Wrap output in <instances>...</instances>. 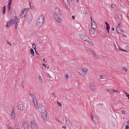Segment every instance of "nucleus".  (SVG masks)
<instances>
[{"label": "nucleus", "mask_w": 129, "mask_h": 129, "mask_svg": "<svg viewBox=\"0 0 129 129\" xmlns=\"http://www.w3.org/2000/svg\"><path fill=\"white\" fill-rule=\"evenodd\" d=\"M57 103L58 104V105L60 107H61L62 106V105L60 103H59L58 102H57Z\"/></svg>", "instance_id": "obj_36"}, {"label": "nucleus", "mask_w": 129, "mask_h": 129, "mask_svg": "<svg viewBox=\"0 0 129 129\" xmlns=\"http://www.w3.org/2000/svg\"><path fill=\"white\" fill-rule=\"evenodd\" d=\"M17 23L15 24V29H16V28H17Z\"/></svg>", "instance_id": "obj_43"}, {"label": "nucleus", "mask_w": 129, "mask_h": 129, "mask_svg": "<svg viewBox=\"0 0 129 129\" xmlns=\"http://www.w3.org/2000/svg\"><path fill=\"white\" fill-rule=\"evenodd\" d=\"M11 118L12 119H13L14 118L15 116V113L13 110H12L11 114Z\"/></svg>", "instance_id": "obj_15"}, {"label": "nucleus", "mask_w": 129, "mask_h": 129, "mask_svg": "<svg viewBox=\"0 0 129 129\" xmlns=\"http://www.w3.org/2000/svg\"><path fill=\"white\" fill-rule=\"evenodd\" d=\"M122 113L123 114H124L125 113V112L124 111L122 110L121 111Z\"/></svg>", "instance_id": "obj_40"}, {"label": "nucleus", "mask_w": 129, "mask_h": 129, "mask_svg": "<svg viewBox=\"0 0 129 129\" xmlns=\"http://www.w3.org/2000/svg\"><path fill=\"white\" fill-rule=\"evenodd\" d=\"M122 70L124 72H126L127 71V69L125 68H123L122 69Z\"/></svg>", "instance_id": "obj_34"}, {"label": "nucleus", "mask_w": 129, "mask_h": 129, "mask_svg": "<svg viewBox=\"0 0 129 129\" xmlns=\"http://www.w3.org/2000/svg\"><path fill=\"white\" fill-rule=\"evenodd\" d=\"M26 19L28 20V22H31L32 19V15L31 14L27 15L26 16Z\"/></svg>", "instance_id": "obj_7"}, {"label": "nucleus", "mask_w": 129, "mask_h": 129, "mask_svg": "<svg viewBox=\"0 0 129 129\" xmlns=\"http://www.w3.org/2000/svg\"><path fill=\"white\" fill-rule=\"evenodd\" d=\"M106 76H100L99 77V79L100 80H101L102 79H104L105 78Z\"/></svg>", "instance_id": "obj_21"}, {"label": "nucleus", "mask_w": 129, "mask_h": 129, "mask_svg": "<svg viewBox=\"0 0 129 129\" xmlns=\"http://www.w3.org/2000/svg\"><path fill=\"white\" fill-rule=\"evenodd\" d=\"M93 117H94V116H93V115H92L91 116V118H92V120H93Z\"/></svg>", "instance_id": "obj_58"}, {"label": "nucleus", "mask_w": 129, "mask_h": 129, "mask_svg": "<svg viewBox=\"0 0 129 129\" xmlns=\"http://www.w3.org/2000/svg\"><path fill=\"white\" fill-rule=\"evenodd\" d=\"M44 17L42 16H40L37 20L36 26L40 27L43 24L44 22Z\"/></svg>", "instance_id": "obj_1"}, {"label": "nucleus", "mask_w": 129, "mask_h": 129, "mask_svg": "<svg viewBox=\"0 0 129 129\" xmlns=\"http://www.w3.org/2000/svg\"><path fill=\"white\" fill-rule=\"evenodd\" d=\"M76 1L77 2H78V0H76Z\"/></svg>", "instance_id": "obj_64"}, {"label": "nucleus", "mask_w": 129, "mask_h": 129, "mask_svg": "<svg viewBox=\"0 0 129 129\" xmlns=\"http://www.w3.org/2000/svg\"><path fill=\"white\" fill-rule=\"evenodd\" d=\"M114 91L115 92H119V91H117V90H114Z\"/></svg>", "instance_id": "obj_60"}, {"label": "nucleus", "mask_w": 129, "mask_h": 129, "mask_svg": "<svg viewBox=\"0 0 129 129\" xmlns=\"http://www.w3.org/2000/svg\"><path fill=\"white\" fill-rule=\"evenodd\" d=\"M5 11H6V7L5 6H4L3 7V14H5Z\"/></svg>", "instance_id": "obj_22"}, {"label": "nucleus", "mask_w": 129, "mask_h": 129, "mask_svg": "<svg viewBox=\"0 0 129 129\" xmlns=\"http://www.w3.org/2000/svg\"><path fill=\"white\" fill-rule=\"evenodd\" d=\"M127 17L129 18V13L127 14Z\"/></svg>", "instance_id": "obj_56"}, {"label": "nucleus", "mask_w": 129, "mask_h": 129, "mask_svg": "<svg viewBox=\"0 0 129 129\" xmlns=\"http://www.w3.org/2000/svg\"><path fill=\"white\" fill-rule=\"evenodd\" d=\"M124 92H125V94H126V95H127L128 94V93H127V92H126L125 91H124Z\"/></svg>", "instance_id": "obj_55"}, {"label": "nucleus", "mask_w": 129, "mask_h": 129, "mask_svg": "<svg viewBox=\"0 0 129 129\" xmlns=\"http://www.w3.org/2000/svg\"><path fill=\"white\" fill-rule=\"evenodd\" d=\"M29 10V9L28 8H26L25 9V11H28V10Z\"/></svg>", "instance_id": "obj_46"}, {"label": "nucleus", "mask_w": 129, "mask_h": 129, "mask_svg": "<svg viewBox=\"0 0 129 129\" xmlns=\"http://www.w3.org/2000/svg\"><path fill=\"white\" fill-rule=\"evenodd\" d=\"M18 109L20 110H22L24 109L25 107L24 105L22 104H20L18 105Z\"/></svg>", "instance_id": "obj_9"}, {"label": "nucleus", "mask_w": 129, "mask_h": 129, "mask_svg": "<svg viewBox=\"0 0 129 129\" xmlns=\"http://www.w3.org/2000/svg\"><path fill=\"white\" fill-rule=\"evenodd\" d=\"M72 18L73 19H74L75 18V17L74 16H72Z\"/></svg>", "instance_id": "obj_48"}, {"label": "nucleus", "mask_w": 129, "mask_h": 129, "mask_svg": "<svg viewBox=\"0 0 129 129\" xmlns=\"http://www.w3.org/2000/svg\"><path fill=\"white\" fill-rule=\"evenodd\" d=\"M52 94L54 95V96H55V94L54 92H53L52 93Z\"/></svg>", "instance_id": "obj_52"}, {"label": "nucleus", "mask_w": 129, "mask_h": 129, "mask_svg": "<svg viewBox=\"0 0 129 129\" xmlns=\"http://www.w3.org/2000/svg\"><path fill=\"white\" fill-rule=\"evenodd\" d=\"M89 50L90 51V52H91L93 54H94V53L93 51L91 49H89Z\"/></svg>", "instance_id": "obj_35"}, {"label": "nucleus", "mask_w": 129, "mask_h": 129, "mask_svg": "<svg viewBox=\"0 0 129 129\" xmlns=\"http://www.w3.org/2000/svg\"><path fill=\"white\" fill-rule=\"evenodd\" d=\"M129 127L127 125H126V126L125 129H128L129 128Z\"/></svg>", "instance_id": "obj_44"}, {"label": "nucleus", "mask_w": 129, "mask_h": 129, "mask_svg": "<svg viewBox=\"0 0 129 129\" xmlns=\"http://www.w3.org/2000/svg\"><path fill=\"white\" fill-rule=\"evenodd\" d=\"M107 91L109 93H112L114 92V90L112 89H108L107 90Z\"/></svg>", "instance_id": "obj_20"}, {"label": "nucleus", "mask_w": 129, "mask_h": 129, "mask_svg": "<svg viewBox=\"0 0 129 129\" xmlns=\"http://www.w3.org/2000/svg\"><path fill=\"white\" fill-rule=\"evenodd\" d=\"M108 31V33H109L110 31H109V29H107Z\"/></svg>", "instance_id": "obj_53"}, {"label": "nucleus", "mask_w": 129, "mask_h": 129, "mask_svg": "<svg viewBox=\"0 0 129 129\" xmlns=\"http://www.w3.org/2000/svg\"><path fill=\"white\" fill-rule=\"evenodd\" d=\"M63 2H64L66 5V6L69 9V7H70V2L69 0H63Z\"/></svg>", "instance_id": "obj_8"}, {"label": "nucleus", "mask_w": 129, "mask_h": 129, "mask_svg": "<svg viewBox=\"0 0 129 129\" xmlns=\"http://www.w3.org/2000/svg\"><path fill=\"white\" fill-rule=\"evenodd\" d=\"M68 124L69 125L71 126H72V127L73 126L72 124L70 122H69V123Z\"/></svg>", "instance_id": "obj_37"}, {"label": "nucleus", "mask_w": 129, "mask_h": 129, "mask_svg": "<svg viewBox=\"0 0 129 129\" xmlns=\"http://www.w3.org/2000/svg\"><path fill=\"white\" fill-rule=\"evenodd\" d=\"M90 89L93 90H94L95 89V86L93 83L90 84Z\"/></svg>", "instance_id": "obj_14"}, {"label": "nucleus", "mask_w": 129, "mask_h": 129, "mask_svg": "<svg viewBox=\"0 0 129 129\" xmlns=\"http://www.w3.org/2000/svg\"><path fill=\"white\" fill-rule=\"evenodd\" d=\"M30 124L31 129H38V126L35 121L32 120Z\"/></svg>", "instance_id": "obj_3"}, {"label": "nucleus", "mask_w": 129, "mask_h": 129, "mask_svg": "<svg viewBox=\"0 0 129 129\" xmlns=\"http://www.w3.org/2000/svg\"><path fill=\"white\" fill-rule=\"evenodd\" d=\"M116 49H117L119 50L123 51H125V52H127V51L126 50H123V49H120L119 47H118V48H116Z\"/></svg>", "instance_id": "obj_26"}, {"label": "nucleus", "mask_w": 129, "mask_h": 129, "mask_svg": "<svg viewBox=\"0 0 129 129\" xmlns=\"http://www.w3.org/2000/svg\"><path fill=\"white\" fill-rule=\"evenodd\" d=\"M91 26L93 28L95 29L96 28V23L95 22L91 24Z\"/></svg>", "instance_id": "obj_17"}, {"label": "nucleus", "mask_w": 129, "mask_h": 129, "mask_svg": "<svg viewBox=\"0 0 129 129\" xmlns=\"http://www.w3.org/2000/svg\"><path fill=\"white\" fill-rule=\"evenodd\" d=\"M34 103L35 104L36 108L37 109H38V108L39 107L38 105L37 104V102L36 101V103H35V102H34Z\"/></svg>", "instance_id": "obj_23"}, {"label": "nucleus", "mask_w": 129, "mask_h": 129, "mask_svg": "<svg viewBox=\"0 0 129 129\" xmlns=\"http://www.w3.org/2000/svg\"><path fill=\"white\" fill-rule=\"evenodd\" d=\"M91 24L92 23H93L94 22L93 20H92L91 17Z\"/></svg>", "instance_id": "obj_39"}, {"label": "nucleus", "mask_w": 129, "mask_h": 129, "mask_svg": "<svg viewBox=\"0 0 129 129\" xmlns=\"http://www.w3.org/2000/svg\"><path fill=\"white\" fill-rule=\"evenodd\" d=\"M112 30L113 31H114V28H112Z\"/></svg>", "instance_id": "obj_62"}, {"label": "nucleus", "mask_w": 129, "mask_h": 129, "mask_svg": "<svg viewBox=\"0 0 129 129\" xmlns=\"http://www.w3.org/2000/svg\"><path fill=\"white\" fill-rule=\"evenodd\" d=\"M127 123H128L129 124V121H127Z\"/></svg>", "instance_id": "obj_63"}, {"label": "nucleus", "mask_w": 129, "mask_h": 129, "mask_svg": "<svg viewBox=\"0 0 129 129\" xmlns=\"http://www.w3.org/2000/svg\"><path fill=\"white\" fill-rule=\"evenodd\" d=\"M42 65L43 66H44L45 67H46V66L45 64H43Z\"/></svg>", "instance_id": "obj_54"}, {"label": "nucleus", "mask_w": 129, "mask_h": 129, "mask_svg": "<svg viewBox=\"0 0 129 129\" xmlns=\"http://www.w3.org/2000/svg\"><path fill=\"white\" fill-rule=\"evenodd\" d=\"M111 7L112 8H115V6L114 5H111Z\"/></svg>", "instance_id": "obj_42"}, {"label": "nucleus", "mask_w": 129, "mask_h": 129, "mask_svg": "<svg viewBox=\"0 0 129 129\" xmlns=\"http://www.w3.org/2000/svg\"><path fill=\"white\" fill-rule=\"evenodd\" d=\"M25 125L26 126V129H27V128H28V125Z\"/></svg>", "instance_id": "obj_61"}, {"label": "nucleus", "mask_w": 129, "mask_h": 129, "mask_svg": "<svg viewBox=\"0 0 129 129\" xmlns=\"http://www.w3.org/2000/svg\"><path fill=\"white\" fill-rule=\"evenodd\" d=\"M33 48H34L35 50H36V46L35 44L33 43L32 45Z\"/></svg>", "instance_id": "obj_30"}, {"label": "nucleus", "mask_w": 129, "mask_h": 129, "mask_svg": "<svg viewBox=\"0 0 129 129\" xmlns=\"http://www.w3.org/2000/svg\"><path fill=\"white\" fill-rule=\"evenodd\" d=\"M25 9H22L21 11V15H23L25 12Z\"/></svg>", "instance_id": "obj_27"}, {"label": "nucleus", "mask_w": 129, "mask_h": 129, "mask_svg": "<svg viewBox=\"0 0 129 129\" xmlns=\"http://www.w3.org/2000/svg\"><path fill=\"white\" fill-rule=\"evenodd\" d=\"M105 23L106 24V25H107L109 24L106 21L105 22Z\"/></svg>", "instance_id": "obj_59"}, {"label": "nucleus", "mask_w": 129, "mask_h": 129, "mask_svg": "<svg viewBox=\"0 0 129 129\" xmlns=\"http://www.w3.org/2000/svg\"><path fill=\"white\" fill-rule=\"evenodd\" d=\"M79 72L80 74L83 76L85 75H86L85 72H84V71H83L82 69L81 70H79Z\"/></svg>", "instance_id": "obj_18"}, {"label": "nucleus", "mask_w": 129, "mask_h": 129, "mask_svg": "<svg viewBox=\"0 0 129 129\" xmlns=\"http://www.w3.org/2000/svg\"><path fill=\"white\" fill-rule=\"evenodd\" d=\"M23 83H24V81H23L22 83V85L23 87V86H24Z\"/></svg>", "instance_id": "obj_50"}, {"label": "nucleus", "mask_w": 129, "mask_h": 129, "mask_svg": "<svg viewBox=\"0 0 129 129\" xmlns=\"http://www.w3.org/2000/svg\"><path fill=\"white\" fill-rule=\"evenodd\" d=\"M65 77L66 78V79H67L69 77V76L68 74H66L65 76Z\"/></svg>", "instance_id": "obj_31"}, {"label": "nucleus", "mask_w": 129, "mask_h": 129, "mask_svg": "<svg viewBox=\"0 0 129 129\" xmlns=\"http://www.w3.org/2000/svg\"><path fill=\"white\" fill-rule=\"evenodd\" d=\"M12 20H10V21L7 23L6 26V27H9L11 26V25L13 24V23H12Z\"/></svg>", "instance_id": "obj_12"}, {"label": "nucleus", "mask_w": 129, "mask_h": 129, "mask_svg": "<svg viewBox=\"0 0 129 129\" xmlns=\"http://www.w3.org/2000/svg\"><path fill=\"white\" fill-rule=\"evenodd\" d=\"M39 108L41 110V112H46V109L45 107L43 105H39Z\"/></svg>", "instance_id": "obj_11"}, {"label": "nucleus", "mask_w": 129, "mask_h": 129, "mask_svg": "<svg viewBox=\"0 0 129 129\" xmlns=\"http://www.w3.org/2000/svg\"><path fill=\"white\" fill-rule=\"evenodd\" d=\"M106 29H110V27L109 25V24L106 25Z\"/></svg>", "instance_id": "obj_33"}, {"label": "nucleus", "mask_w": 129, "mask_h": 129, "mask_svg": "<svg viewBox=\"0 0 129 129\" xmlns=\"http://www.w3.org/2000/svg\"><path fill=\"white\" fill-rule=\"evenodd\" d=\"M55 13L56 14H59L60 15H61L62 13L61 10L58 8H55Z\"/></svg>", "instance_id": "obj_5"}, {"label": "nucleus", "mask_w": 129, "mask_h": 129, "mask_svg": "<svg viewBox=\"0 0 129 129\" xmlns=\"http://www.w3.org/2000/svg\"><path fill=\"white\" fill-rule=\"evenodd\" d=\"M117 18L119 19H121V15L120 14L118 15Z\"/></svg>", "instance_id": "obj_32"}, {"label": "nucleus", "mask_w": 129, "mask_h": 129, "mask_svg": "<svg viewBox=\"0 0 129 129\" xmlns=\"http://www.w3.org/2000/svg\"><path fill=\"white\" fill-rule=\"evenodd\" d=\"M30 52L31 53V54L33 55L34 54V50L32 49H30Z\"/></svg>", "instance_id": "obj_28"}, {"label": "nucleus", "mask_w": 129, "mask_h": 129, "mask_svg": "<svg viewBox=\"0 0 129 129\" xmlns=\"http://www.w3.org/2000/svg\"><path fill=\"white\" fill-rule=\"evenodd\" d=\"M42 117L43 118L44 121L46 122L47 121V119L46 116V112H42Z\"/></svg>", "instance_id": "obj_6"}, {"label": "nucleus", "mask_w": 129, "mask_h": 129, "mask_svg": "<svg viewBox=\"0 0 129 129\" xmlns=\"http://www.w3.org/2000/svg\"><path fill=\"white\" fill-rule=\"evenodd\" d=\"M12 0H9L8 4V11L9 12L10 11V10L11 9V4L12 3Z\"/></svg>", "instance_id": "obj_13"}, {"label": "nucleus", "mask_w": 129, "mask_h": 129, "mask_svg": "<svg viewBox=\"0 0 129 129\" xmlns=\"http://www.w3.org/2000/svg\"><path fill=\"white\" fill-rule=\"evenodd\" d=\"M8 129H14V128L11 127L10 126H7Z\"/></svg>", "instance_id": "obj_29"}, {"label": "nucleus", "mask_w": 129, "mask_h": 129, "mask_svg": "<svg viewBox=\"0 0 129 129\" xmlns=\"http://www.w3.org/2000/svg\"><path fill=\"white\" fill-rule=\"evenodd\" d=\"M122 36L124 37H127V35H125L123 34L122 35Z\"/></svg>", "instance_id": "obj_38"}, {"label": "nucleus", "mask_w": 129, "mask_h": 129, "mask_svg": "<svg viewBox=\"0 0 129 129\" xmlns=\"http://www.w3.org/2000/svg\"><path fill=\"white\" fill-rule=\"evenodd\" d=\"M119 28L118 27H116V29L117 30H118L119 29Z\"/></svg>", "instance_id": "obj_51"}, {"label": "nucleus", "mask_w": 129, "mask_h": 129, "mask_svg": "<svg viewBox=\"0 0 129 129\" xmlns=\"http://www.w3.org/2000/svg\"><path fill=\"white\" fill-rule=\"evenodd\" d=\"M93 29L91 28L89 30V32L91 34H93L94 33V30Z\"/></svg>", "instance_id": "obj_19"}, {"label": "nucleus", "mask_w": 129, "mask_h": 129, "mask_svg": "<svg viewBox=\"0 0 129 129\" xmlns=\"http://www.w3.org/2000/svg\"><path fill=\"white\" fill-rule=\"evenodd\" d=\"M82 70L84 71L86 73V72H87L88 71V69L86 68H84Z\"/></svg>", "instance_id": "obj_24"}, {"label": "nucleus", "mask_w": 129, "mask_h": 129, "mask_svg": "<svg viewBox=\"0 0 129 129\" xmlns=\"http://www.w3.org/2000/svg\"><path fill=\"white\" fill-rule=\"evenodd\" d=\"M118 25L119 27H120L122 26V24H118Z\"/></svg>", "instance_id": "obj_41"}, {"label": "nucleus", "mask_w": 129, "mask_h": 129, "mask_svg": "<svg viewBox=\"0 0 129 129\" xmlns=\"http://www.w3.org/2000/svg\"><path fill=\"white\" fill-rule=\"evenodd\" d=\"M53 16L54 20L57 22L58 23H60L62 21V19L57 15L54 14L53 15Z\"/></svg>", "instance_id": "obj_4"}, {"label": "nucleus", "mask_w": 129, "mask_h": 129, "mask_svg": "<svg viewBox=\"0 0 129 129\" xmlns=\"http://www.w3.org/2000/svg\"><path fill=\"white\" fill-rule=\"evenodd\" d=\"M39 78L40 80V82H41V83H43V81L41 77V76H39Z\"/></svg>", "instance_id": "obj_25"}, {"label": "nucleus", "mask_w": 129, "mask_h": 129, "mask_svg": "<svg viewBox=\"0 0 129 129\" xmlns=\"http://www.w3.org/2000/svg\"><path fill=\"white\" fill-rule=\"evenodd\" d=\"M95 56L96 58H98V56H97V55H96V54H95Z\"/></svg>", "instance_id": "obj_47"}, {"label": "nucleus", "mask_w": 129, "mask_h": 129, "mask_svg": "<svg viewBox=\"0 0 129 129\" xmlns=\"http://www.w3.org/2000/svg\"><path fill=\"white\" fill-rule=\"evenodd\" d=\"M126 96L129 99V94L126 95Z\"/></svg>", "instance_id": "obj_57"}, {"label": "nucleus", "mask_w": 129, "mask_h": 129, "mask_svg": "<svg viewBox=\"0 0 129 129\" xmlns=\"http://www.w3.org/2000/svg\"><path fill=\"white\" fill-rule=\"evenodd\" d=\"M14 19H11L10 20H12V22L13 24H16L18 22V18L16 17H15Z\"/></svg>", "instance_id": "obj_10"}, {"label": "nucleus", "mask_w": 129, "mask_h": 129, "mask_svg": "<svg viewBox=\"0 0 129 129\" xmlns=\"http://www.w3.org/2000/svg\"><path fill=\"white\" fill-rule=\"evenodd\" d=\"M8 44H9L10 46H12V45L9 42H8Z\"/></svg>", "instance_id": "obj_49"}, {"label": "nucleus", "mask_w": 129, "mask_h": 129, "mask_svg": "<svg viewBox=\"0 0 129 129\" xmlns=\"http://www.w3.org/2000/svg\"><path fill=\"white\" fill-rule=\"evenodd\" d=\"M30 96L32 98L33 102H35V103H36V102L37 101L36 98L34 96L33 94H30Z\"/></svg>", "instance_id": "obj_16"}, {"label": "nucleus", "mask_w": 129, "mask_h": 129, "mask_svg": "<svg viewBox=\"0 0 129 129\" xmlns=\"http://www.w3.org/2000/svg\"><path fill=\"white\" fill-rule=\"evenodd\" d=\"M81 39L82 40L84 41H86L88 42V43L91 45H93V43L90 41L89 38L86 36L84 35H82L81 36Z\"/></svg>", "instance_id": "obj_2"}, {"label": "nucleus", "mask_w": 129, "mask_h": 129, "mask_svg": "<svg viewBox=\"0 0 129 129\" xmlns=\"http://www.w3.org/2000/svg\"><path fill=\"white\" fill-rule=\"evenodd\" d=\"M62 128H65V129H66L67 128L65 126H62Z\"/></svg>", "instance_id": "obj_45"}]
</instances>
